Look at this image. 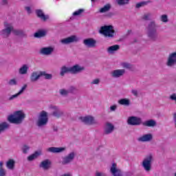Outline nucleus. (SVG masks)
<instances>
[{
    "instance_id": "nucleus-18",
    "label": "nucleus",
    "mask_w": 176,
    "mask_h": 176,
    "mask_svg": "<svg viewBox=\"0 0 176 176\" xmlns=\"http://www.w3.org/2000/svg\"><path fill=\"white\" fill-rule=\"evenodd\" d=\"M54 50V48L52 47H43L40 50L41 54H43L44 56H50V54H52L53 53V51Z\"/></svg>"
},
{
    "instance_id": "nucleus-19",
    "label": "nucleus",
    "mask_w": 176,
    "mask_h": 176,
    "mask_svg": "<svg viewBox=\"0 0 176 176\" xmlns=\"http://www.w3.org/2000/svg\"><path fill=\"white\" fill-rule=\"evenodd\" d=\"M47 151L52 153H60V152H64V151H65V147H50Z\"/></svg>"
},
{
    "instance_id": "nucleus-6",
    "label": "nucleus",
    "mask_w": 176,
    "mask_h": 176,
    "mask_svg": "<svg viewBox=\"0 0 176 176\" xmlns=\"http://www.w3.org/2000/svg\"><path fill=\"white\" fill-rule=\"evenodd\" d=\"M153 160V155L149 154L143 160L142 166L145 170V171H151L152 168V162Z\"/></svg>"
},
{
    "instance_id": "nucleus-37",
    "label": "nucleus",
    "mask_w": 176,
    "mask_h": 176,
    "mask_svg": "<svg viewBox=\"0 0 176 176\" xmlns=\"http://www.w3.org/2000/svg\"><path fill=\"white\" fill-rule=\"evenodd\" d=\"M122 68H126V69H130L131 68V65L127 63H123L121 64Z\"/></svg>"
},
{
    "instance_id": "nucleus-39",
    "label": "nucleus",
    "mask_w": 176,
    "mask_h": 176,
    "mask_svg": "<svg viewBox=\"0 0 176 176\" xmlns=\"http://www.w3.org/2000/svg\"><path fill=\"white\" fill-rule=\"evenodd\" d=\"M8 85L10 86H16V85H17V80L16 79L10 80Z\"/></svg>"
},
{
    "instance_id": "nucleus-44",
    "label": "nucleus",
    "mask_w": 176,
    "mask_h": 176,
    "mask_svg": "<svg viewBox=\"0 0 176 176\" xmlns=\"http://www.w3.org/2000/svg\"><path fill=\"white\" fill-rule=\"evenodd\" d=\"M144 5H146V2L142 1V2L138 3V4H136V8H141V6H144Z\"/></svg>"
},
{
    "instance_id": "nucleus-12",
    "label": "nucleus",
    "mask_w": 176,
    "mask_h": 176,
    "mask_svg": "<svg viewBox=\"0 0 176 176\" xmlns=\"http://www.w3.org/2000/svg\"><path fill=\"white\" fill-rule=\"evenodd\" d=\"M78 41H79V38H78V36H71L60 40V42L63 45H68V43H74V42H78Z\"/></svg>"
},
{
    "instance_id": "nucleus-14",
    "label": "nucleus",
    "mask_w": 176,
    "mask_h": 176,
    "mask_svg": "<svg viewBox=\"0 0 176 176\" xmlns=\"http://www.w3.org/2000/svg\"><path fill=\"white\" fill-rule=\"evenodd\" d=\"M75 157V153L72 152L70 153L66 157H63V161H62V164H68L74 160Z\"/></svg>"
},
{
    "instance_id": "nucleus-36",
    "label": "nucleus",
    "mask_w": 176,
    "mask_h": 176,
    "mask_svg": "<svg viewBox=\"0 0 176 176\" xmlns=\"http://www.w3.org/2000/svg\"><path fill=\"white\" fill-rule=\"evenodd\" d=\"M59 93H60V96H67L69 94V91L66 89H60L59 91Z\"/></svg>"
},
{
    "instance_id": "nucleus-2",
    "label": "nucleus",
    "mask_w": 176,
    "mask_h": 176,
    "mask_svg": "<svg viewBox=\"0 0 176 176\" xmlns=\"http://www.w3.org/2000/svg\"><path fill=\"white\" fill-rule=\"evenodd\" d=\"M25 118V113L23 111H15L13 115L8 116V122L10 123H14L15 124H20L24 118Z\"/></svg>"
},
{
    "instance_id": "nucleus-49",
    "label": "nucleus",
    "mask_w": 176,
    "mask_h": 176,
    "mask_svg": "<svg viewBox=\"0 0 176 176\" xmlns=\"http://www.w3.org/2000/svg\"><path fill=\"white\" fill-rule=\"evenodd\" d=\"M116 108H117L116 105H113L110 107V110L111 111V112H113L114 111H116Z\"/></svg>"
},
{
    "instance_id": "nucleus-23",
    "label": "nucleus",
    "mask_w": 176,
    "mask_h": 176,
    "mask_svg": "<svg viewBox=\"0 0 176 176\" xmlns=\"http://www.w3.org/2000/svg\"><path fill=\"white\" fill-rule=\"evenodd\" d=\"M36 13L37 16L39 17V19H41V20H43V21H46V20L49 19V16L45 15L43 10H37L36 11Z\"/></svg>"
},
{
    "instance_id": "nucleus-3",
    "label": "nucleus",
    "mask_w": 176,
    "mask_h": 176,
    "mask_svg": "<svg viewBox=\"0 0 176 176\" xmlns=\"http://www.w3.org/2000/svg\"><path fill=\"white\" fill-rule=\"evenodd\" d=\"M85 67L78 65H76L72 67H67L63 66L60 69V75L61 76H64V75L68 72H71V74H78V72H80V71H83Z\"/></svg>"
},
{
    "instance_id": "nucleus-46",
    "label": "nucleus",
    "mask_w": 176,
    "mask_h": 176,
    "mask_svg": "<svg viewBox=\"0 0 176 176\" xmlns=\"http://www.w3.org/2000/svg\"><path fill=\"white\" fill-rule=\"evenodd\" d=\"M170 98L172 100V101H175L176 102V94L170 95Z\"/></svg>"
},
{
    "instance_id": "nucleus-20",
    "label": "nucleus",
    "mask_w": 176,
    "mask_h": 176,
    "mask_svg": "<svg viewBox=\"0 0 176 176\" xmlns=\"http://www.w3.org/2000/svg\"><path fill=\"white\" fill-rule=\"evenodd\" d=\"M42 76V72H34L30 76L31 82H36Z\"/></svg>"
},
{
    "instance_id": "nucleus-21",
    "label": "nucleus",
    "mask_w": 176,
    "mask_h": 176,
    "mask_svg": "<svg viewBox=\"0 0 176 176\" xmlns=\"http://www.w3.org/2000/svg\"><path fill=\"white\" fill-rule=\"evenodd\" d=\"M115 129V126L111 123L107 122L104 126V134H111Z\"/></svg>"
},
{
    "instance_id": "nucleus-38",
    "label": "nucleus",
    "mask_w": 176,
    "mask_h": 176,
    "mask_svg": "<svg viewBox=\"0 0 176 176\" xmlns=\"http://www.w3.org/2000/svg\"><path fill=\"white\" fill-rule=\"evenodd\" d=\"M42 76L45 79H52V74H46L45 72H42Z\"/></svg>"
},
{
    "instance_id": "nucleus-13",
    "label": "nucleus",
    "mask_w": 176,
    "mask_h": 176,
    "mask_svg": "<svg viewBox=\"0 0 176 176\" xmlns=\"http://www.w3.org/2000/svg\"><path fill=\"white\" fill-rule=\"evenodd\" d=\"M50 109L52 112L53 116H55L56 118H59V116L63 115V111H61V110L56 106L51 105L50 106Z\"/></svg>"
},
{
    "instance_id": "nucleus-35",
    "label": "nucleus",
    "mask_w": 176,
    "mask_h": 176,
    "mask_svg": "<svg viewBox=\"0 0 176 176\" xmlns=\"http://www.w3.org/2000/svg\"><path fill=\"white\" fill-rule=\"evenodd\" d=\"M129 1L130 0H116V2L118 5H126V3H129Z\"/></svg>"
},
{
    "instance_id": "nucleus-9",
    "label": "nucleus",
    "mask_w": 176,
    "mask_h": 176,
    "mask_svg": "<svg viewBox=\"0 0 176 176\" xmlns=\"http://www.w3.org/2000/svg\"><path fill=\"white\" fill-rule=\"evenodd\" d=\"M110 173L113 176H122V170L118 168L116 163H112L110 167Z\"/></svg>"
},
{
    "instance_id": "nucleus-24",
    "label": "nucleus",
    "mask_w": 176,
    "mask_h": 176,
    "mask_svg": "<svg viewBox=\"0 0 176 176\" xmlns=\"http://www.w3.org/2000/svg\"><path fill=\"white\" fill-rule=\"evenodd\" d=\"M50 164H52L50 161L48 160H45L40 164V167L43 170H49V168H50Z\"/></svg>"
},
{
    "instance_id": "nucleus-45",
    "label": "nucleus",
    "mask_w": 176,
    "mask_h": 176,
    "mask_svg": "<svg viewBox=\"0 0 176 176\" xmlns=\"http://www.w3.org/2000/svg\"><path fill=\"white\" fill-rule=\"evenodd\" d=\"M95 176H107V175L102 172H96Z\"/></svg>"
},
{
    "instance_id": "nucleus-31",
    "label": "nucleus",
    "mask_w": 176,
    "mask_h": 176,
    "mask_svg": "<svg viewBox=\"0 0 176 176\" xmlns=\"http://www.w3.org/2000/svg\"><path fill=\"white\" fill-rule=\"evenodd\" d=\"M118 103L120 105L129 106V105H130V100H129L127 98H123V99L120 100L118 101Z\"/></svg>"
},
{
    "instance_id": "nucleus-1",
    "label": "nucleus",
    "mask_w": 176,
    "mask_h": 176,
    "mask_svg": "<svg viewBox=\"0 0 176 176\" xmlns=\"http://www.w3.org/2000/svg\"><path fill=\"white\" fill-rule=\"evenodd\" d=\"M4 27L5 29L0 32V35L3 36V38H8L11 32L13 33L14 35H21V34H23V30H14L13 25L11 23H6Z\"/></svg>"
},
{
    "instance_id": "nucleus-26",
    "label": "nucleus",
    "mask_w": 176,
    "mask_h": 176,
    "mask_svg": "<svg viewBox=\"0 0 176 176\" xmlns=\"http://www.w3.org/2000/svg\"><path fill=\"white\" fill-rule=\"evenodd\" d=\"M14 164H16V161L13 159L8 160L6 162V167L8 170H14Z\"/></svg>"
},
{
    "instance_id": "nucleus-22",
    "label": "nucleus",
    "mask_w": 176,
    "mask_h": 176,
    "mask_svg": "<svg viewBox=\"0 0 176 176\" xmlns=\"http://www.w3.org/2000/svg\"><path fill=\"white\" fill-rule=\"evenodd\" d=\"M27 89V85H23L21 89H20V91L16 94H14L12 96H11L10 98H9V100L10 101H12V100H14V98H17V97H19V96H21V94L23 93H24V91Z\"/></svg>"
},
{
    "instance_id": "nucleus-8",
    "label": "nucleus",
    "mask_w": 176,
    "mask_h": 176,
    "mask_svg": "<svg viewBox=\"0 0 176 176\" xmlns=\"http://www.w3.org/2000/svg\"><path fill=\"white\" fill-rule=\"evenodd\" d=\"M166 64L170 68L176 65V52L169 54Z\"/></svg>"
},
{
    "instance_id": "nucleus-17",
    "label": "nucleus",
    "mask_w": 176,
    "mask_h": 176,
    "mask_svg": "<svg viewBox=\"0 0 176 176\" xmlns=\"http://www.w3.org/2000/svg\"><path fill=\"white\" fill-rule=\"evenodd\" d=\"M152 138H153L152 134L148 133L143 135L142 136L138 138V141L140 142H149V141H152Z\"/></svg>"
},
{
    "instance_id": "nucleus-16",
    "label": "nucleus",
    "mask_w": 176,
    "mask_h": 176,
    "mask_svg": "<svg viewBox=\"0 0 176 176\" xmlns=\"http://www.w3.org/2000/svg\"><path fill=\"white\" fill-rule=\"evenodd\" d=\"M111 74L113 78H120V76H123L126 74V70L124 69H116L111 72Z\"/></svg>"
},
{
    "instance_id": "nucleus-48",
    "label": "nucleus",
    "mask_w": 176,
    "mask_h": 176,
    "mask_svg": "<svg viewBox=\"0 0 176 176\" xmlns=\"http://www.w3.org/2000/svg\"><path fill=\"white\" fill-rule=\"evenodd\" d=\"M131 93L132 94H133V96H138V91L136 89H132Z\"/></svg>"
},
{
    "instance_id": "nucleus-7",
    "label": "nucleus",
    "mask_w": 176,
    "mask_h": 176,
    "mask_svg": "<svg viewBox=\"0 0 176 176\" xmlns=\"http://www.w3.org/2000/svg\"><path fill=\"white\" fill-rule=\"evenodd\" d=\"M48 120L49 119L47 118V112L43 111L38 116L37 126H38V127L46 126V124H47Z\"/></svg>"
},
{
    "instance_id": "nucleus-28",
    "label": "nucleus",
    "mask_w": 176,
    "mask_h": 176,
    "mask_svg": "<svg viewBox=\"0 0 176 176\" xmlns=\"http://www.w3.org/2000/svg\"><path fill=\"white\" fill-rule=\"evenodd\" d=\"M119 48L120 47L118 45H112L107 49V52L110 54H112L113 53H115V52H116L117 50H119Z\"/></svg>"
},
{
    "instance_id": "nucleus-30",
    "label": "nucleus",
    "mask_w": 176,
    "mask_h": 176,
    "mask_svg": "<svg viewBox=\"0 0 176 176\" xmlns=\"http://www.w3.org/2000/svg\"><path fill=\"white\" fill-rule=\"evenodd\" d=\"M46 35V31L40 30L34 34V38H42Z\"/></svg>"
},
{
    "instance_id": "nucleus-42",
    "label": "nucleus",
    "mask_w": 176,
    "mask_h": 176,
    "mask_svg": "<svg viewBox=\"0 0 176 176\" xmlns=\"http://www.w3.org/2000/svg\"><path fill=\"white\" fill-rule=\"evenodd\" d=\"M22 150L23 153H27V152L30 151V147L28 146L25 145L23 146Z\"/></svg>"
},
{
    "instance_id": "nucleus-34",
    "label": "nucleus",
    "mask_w": 176,
    "mask_h": 176,
    "mask_svg": "<svg viewBox=\"0 0 176 176\" xmlns=\"http://www.w3.org/2000/svg\"><path fill=\"white\" fill-rule=\"evenodd\" d=\"M3 166V162H0V176H5V175H6V172L2 168Z\"/></svg>"
},
{
    "instance_id": "nucleus-11",
    "label": "nucleus",
    "mask_w": 176,
    "mask_h": 176,
    "mask_svg": "<svg viewBox=\"0 0 176 176\" xmlns=\"http://www.w3.org/2000/svg\"><path fill=\"white\" fill-rule=\"evenodd\" d=\"M80 120H81V122H82L83 123H85V124H94L95 123H96V120L91 116L80 117Z\"/></svg>"
},
{
    "instance_id": "nucleus-5",
    "label": "nucleus",
    "mask_w": 176,
    "mask_h": 176,
    "mask_svg": "<svg viewBox=\"0 0 176 176\" xmlns=\"http://www.w3.org/2000/svg\"><path fill=\"white\" fill-rule=\"evenodd\" d=\"M100 34L104 35V36H108L109 38H113L115 35V30H113V25H104L102 26L99 30Z\"/></svg>"
},
{
    "instance_id": "nucleus-47",
    "label": "nucleus",
    "mask_w": 176,
    "mask_h": 176,
    "mask_svg": "<svg viewBox=\"0 0 176 176\" xmlns=\"http://www.w3.org/2000/svg\"><path fill=\"white\" fill-rule=\"evenodd\" d=\"M92 85H98V83H100V79L98 78H96L95 80H94L92 81Z\"/></svg>"
},
{
    "instance_id": "nucleus-29",
    "label": "nucleus",
    "mask_w": 176,
    "mask_h": 176,
    "mask_svg": "<svg viewBox=\"0 0 176 176\" xmlns=\"http://www.w3.org/2000/svg\"><path fill=\"white\" fill-rule=\"evenodd\" d=\"M28 72V65H23L19 70V73L21 75H25L27 72Z\"/></svg>"
},
{
    "instance_id": "nucleus-27",
    "label": "nucleus",
    "mask_w": 176,
    "mask_h": 176,
    "mask_svg": "<svg viewBox=\"0 0 176 176\" xmlns=\"http://www.w3.org/2000/svg\"><path fill=\"white\" fill-rule=\"evenodd\" d=\"M143 126H146L147 127H155L156 126V121L154 120H148L143 122Z\"/></svg>"
},
{
    "instance_id": "nucleus-51",
    "label": "nucleus",
    "mask_w": 176,
    "mask_h": 176,
    "mask_svg": "<svg viewBox=\"0 0 176 176\" xmlns=\"http://www.w3.org/2000/svg\"><path fill=\"white\" fill-rule=\"evenodd\" d=\"M25 10L27 11V12L30 14L31 13V8L30 7H25Z\"/></svg>"
},
{
    "instance_id": "nucleus-50",
    "label": "nucleus",
    "mask_w": 176,
    "mask_h": 176,
    "mask_svg": "<svg viewBox=\"0 0 176 176\" xmlns=\"http://www.w3.org/2000/svg\"><path fill=\"white\" fill-rule=\"evenodd\" d=\"M1 1V3L2 5H7L8 4V0H0Z\"/></svg>"
},
{
    "instance_id": "nucleus-10",
    "label": "nucleus",
    "mask_w": 176,
    "mask_h": 176,
    "mask_svg": "<svg viewBox=\"0 0 176 176\" xmlns=\"http://www.w3.org/2000/svg\"><path fill=\"white\" fill-rule=\"evenodd\" d=\"M141 118L134 116L129 117L127 120L128 124H131V126H138L141 124Z\"/></svg>"
},
{
    "instance_id": "nucleus-43",
    "label": "nucleus",
    "mask_w": 176,
    "mask_h": 176,
    "mask_svg": "<svg viewBox=\"0 0 176 176\" xmlns=\"http://www.w3.org/2000/svg\"><path fill=\"white\" fill-rule=\"evenodd\" d=\"M82 12L83 10H78L73 13V16H79L80 14H82Z\"/></svg>"
},
{
    "instance_id": "nucleus-33",
    "label": "nucleus",
    "mask_w": 176,
    "mask_h": 176,
    "mask_svg": "<svg viewBox=\"0 0 176 176\" xmlns=\"http://www.w3.org/2000/svg\"><path fill=\"white\" fill-rule=\"evenodd\" d=\"M111 9V5L107 4L103 8L100 9V13H105V12H108Z\"/></svg>"
},
{
    "instance_id": "nucleus-40",
    "label": "nucleus",
    "mask_w": 176,
    "mask_h": 176,
    "mask_svg": "<svg viewBox=\"0 0 176 176\" xmlns=\"http://www.w3.org/2000/svg\"><path fill=\"white\" fill-rule=\"evenodd\" d=\"M152 15L151 14H146L143 16V20H151Z\"/></svg>"
},
{
    "instance_id": "nucleus-32",
    "label": "nucleus",
    "mask_w": 176,
    "mask_h": 176,
    "mask_svg": "<svg viewBox=\"0 0 176 176\" xmlns=\"http://www.w3.org/2000/svg\"><path fill=\"white\" fill-rule=\"evenodd\" d=\"M9 128V124L6 122H3L0 124V133H2V131L6 130V129Z\"/></svg>"
},
{
    "instance_id": "nucleus-25",
    "label": "nucleus",
    "mask_w": 176,
    "mask_h": 176,
    "mask_svg": "<svg viewBox=\"0 0 176 176\" xmlns=\"http://www.w3.org/2000/svg\"><path fill=\"white\" fill-rule=\"evenodd\" d=\"M41 155H42V151H36L34 153L28 157V160H29V162H32V160H35V159H36L38 157L41 156Z\"/></svg>"
},
{
    "instance_id": "nucleus-15",
    "label": "nucleus",
    "mask_w": 176,
    "mask_h": 176,
    "mask_svg": "<svg viewBox=\"0 0 176 176\" xmlns=\"http://www.w3.org/2000/svg\"><path fill=\"white\" fill-rule=\"evenodd\" d=\"M83 43L87 47H96L97 41L94 38H86L83 41Z\"/></svg>"
},
{
    "instance_id": "nucleus-41",
    "label": "nucleus",
    "mask_w": 176,
    "mask_h": 176,
    "mask_svg": "<svg viewBox=\"0 0 176 176\" xmlns=\"http://www.w3.org/2000/svg\"><path fill=\"white\" fill-rule=\"evenodd\" d=\"M161 21H162L163 23H167V21H168V19L167 18V15H166V14L162 15Z\"/></svg>"
},
{
    "instance_id": "nucleus-4",
    "label": "nucleus",
    "mask_w": 176,
    "mask_h": 176,
    "mask_svg": "<svg viewBox=\"0 0 176 176\" xmlns=\"http://www.w3.org/2000/svg\"><path fill=\"white\" fill-rule=\"evenodd\" d=\"M147 35L151 41H156L157 39V32L155 22H151L147 27Z\"/></svg>"
}]
</instances>
